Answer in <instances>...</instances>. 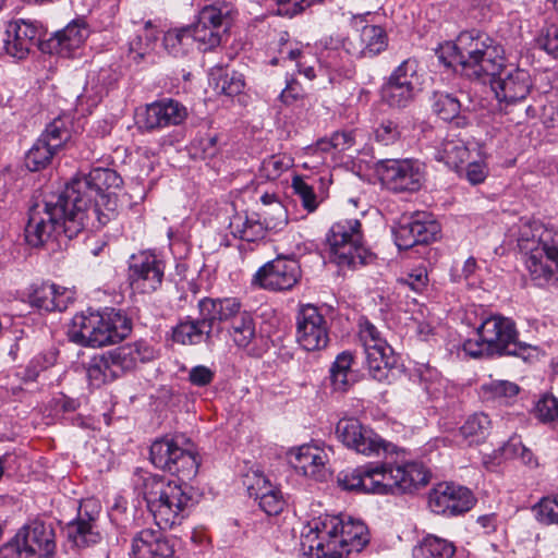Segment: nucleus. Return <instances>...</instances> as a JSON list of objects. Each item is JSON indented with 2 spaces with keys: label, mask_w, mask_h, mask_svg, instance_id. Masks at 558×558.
<instances>
[{
  "label": "nucleus",
  "mask_w": 558,
  "mask_h": 558,
  "mask_svg": "<svg viewBox=\"0 0 558 558\" xmlns=\"http://www.w3.org/2000/svg\"><path fill=\"white\" fill-rule=\"evenodd\" d=\"M498 452L505 459L520 458L525 463L532 458V452L522 445L519 437H511Z\"/></svg>",
  "instance_id": "obj_59"
},
{
  "label": "nucleus",
  "mask_w": 558,
  "mask_h": 558,
  "mask_svg": "<svg viewBox=\"0 0 558 558\" xmlns=\"http://www.w3.org/2000/svg\"><path fill=\"white\" fill-rule=\"evenodd\" d=\"M57 361V353L54 351H48L34 356L25 368L24 378L25 380H36L38 375L54 365Z\"/></svg>",
  "instance_id": "obj_53"
},
{
  "label": "nucleus",
  "mask_w": 558,
  "mask_h": 558,
  "mask_svg": "<svg viewBox=\"0 0 558 558\" xmlns=\"http://www.w3.org/2000/svg\"><path fill=\"white\" fill-rule=\"evenodd\" d=\"M351 58L343 47L341 49L327 47V52H322L320 63L326 69L340 75H349L351 73Z\"/></svg>",
  "instance_id": "obj_45"
},
{
  "label": "nucleus",
  "mask_w": 558,
  "mask_h": 558,
  "mask_svg": "<svg viewBox=\"0 0 558 558\" xmlns=\"http://www.w3.org/2000/svg\"><path fill=\"white\" fill-rule=\"evenodd\" d=\"M342 489L366 493L365 465L351 472H342L338 476Z\"/></svg>",
  "instance_id": "obj_54"
},
{
  "label": "nucleus",
  "mask_w": 558,
  "mask_h": 558,
  "mask_svg": "<svg viewBox=\"0 0 558 558\" xmlns=\"http://www.w3.org/2000/svg\"><path fill=\"white\" fill-rule=\"evenodd\" d=\"M518 245L526 255L525 265L533 279H548L558 274V232L544 229L537 238L522 232Z\"/></svg>",
  "instance_id": "obj_10"
},
{
  "label": "nucleus",
  "mask_w": 558,
  "mask_h": 558,
  "mask_svg": "<svg viewBox=\"0 0 558 558\" xmlns=\"http://www.w3.org/2000/svg\"><path fill=\"white\" fill-rule=\"evenodd\" d=\"M154 357V348L146 341L138 340L94 355L86 364V375L90 385L100 387L132 371L138 362L145 363Z\"/></svg>",
  "instance_id": "obj_7"
},
{
  "label": "nucleus",
  "mask_w": 558,
  "mask_h": 558,
  "mask_svg": "<svg viewBox=\"0 0 558 558\" xmlns=\"http://www.w3.org/2000/svg\"><path fill=\"white\" fill-rule=\"evenodd\" d=\"M374 135L378 143L391 145L400 138L401 132L396 122L385 120L375 129Z\"/></svg>",
  "instance_id": "obj_60"
},
{
  "label": "nucleus",
  "mask_w": 558,
  "mask_h": 558,
  "mask_svg": "<svg viewBox=\"0 0 558 558\" xmlns=\"http://www.w3.org/2000/svg\"><path fill=\"white\" fill-rule=\"evenodd\" d=\"M132 330L131 319L121 311H87L72 318L70 340L83 347L101 348L122 341Z\"/></svg>",
  "instance_id": "obj_5"
},
{
  "label": "nucleus",
  "mask_w": 558,
  "mask_h": 558,
  "mask_svg": "<svg viewBox=\"0 0 558 558\" xmlns=\"http://www.w3.org/2000/svg\"><path fill=\"white\" fill-rule=\"evenodd\" d=\"M489 343L477 332L476 339H468L463 343V351L472 357L495 355Z\"/></svg>",
  "instance_id": "obj_63"
},
{
  "label": "nucleus",
  "mask_w": 558,
  "mask_h": 558,
  "mask_svg": "<svg viewBox=\"0 0 558 558\" xmlns=\"http://www.w3.org/2000/svg\"><path fill=\"white\" fill-rule=\"evenodd\" d=\"M416 89L413 86H405V84H398L388 81L383 87V99L390 106L397 108H404L409 106L414 99Z\"/></svg>",
  "instance_id": "obj_42"
},
{
  "label": "nucleus",
  "mask_w": 558,
  "mask_h": 558,
  "mask_svg": "<svg viewBox=\"0 0 558 558\" xmlns=\"http://www.w3.org/2000/svg\"><path fill=\"white\" fill-rule=\"evenodd\" d=\"M368 541L366 525L350 517H318L301 533L302 549L317 558H345L351 553H360Z\"/></svg>",
  "instance_id": "obj_1"
},
{
  "label": "nucleus",
  "mask_w": 558,
  "mask_h": 558,
  "mask_svg": "<svg viewBox=\"0 0 558 558\" xmlns=\"http://www.w3.org/2000/svg\"><path fill=\"white\" fill-rule=\"evenodd\" d=\"M454 546L442 538L427 535L421 544L413 549L414 558H451L454 555Z\"/></svg>",
  "instance_id": "obj_39"
},
{
  "label": "nucleus",
  "mask_w": 558,
  "mask_h": 558,
  "mask_svg": "<svg viewBox=\"0 0 558 558\" xmlns=\"http://www.w3.org/2000/svg\"><path fill=\"white\" fill-rule=\"evenodd\" d=\"M376 172L381 183L389 190L416 192L424 181V166L416 159H384L376 163Z\"/></svg>",
  "instance_id": "obj_15"
},
{
  "label": "nucleus",
  "mask_w": 558,
  "mask_h": 558,
  "mask_svg": "<svg viewBox=\"0 0 558 558\" xmlns=\"http://www.w3.org/2000/svg\"><path fill=\"white\" fill-rule=\"evenodd\" d=\"M296 341L306 351H319L329 343L330 326L313 304L300 305L296 313Z\"/></svg>",
  "instance_id": "obj_16"
},
{
  "label": "nucleus",
  "mask_w": 558,
  "mask_h": 558,
  "mask_svg": "<svg viewBox=\"0 0 558 558\" xmlns=\"http://www.w3.org/2000/svg\"><path fill=\"white\" fill-rule=\"evenodd\" d=\"M262 216L266 230L278 232L288 225V211L282 203H275L274 206L264 208Z\"/></svg>",
  "instance_id": "obj_49"
},
{
  "label": "nucleus",
  "mask_w": 558,
  "mask_h": 558,
  "mask_svg": "<svg viewBox=\"0 0 558 558\" xmlns=\"http://www.w3.org/2000/svg\"><path fill=\"white\" fill-rule=\"evenodd\" d=\"M433 111L444 121L452 123L456 128L463 129L470 124L468 111L461 109L458 98L447 93H435Z\"/></svg>",
  "instance_id": "obj_33"
},
{
  "label": "nucleus",
  "mask_w": 558,
  "mask_h": 558,
  "mask_svg": "<svg viewBox=\"0 0 558 558\" xmlns=\"http://www.w3.org/2000/svg\"><path fill=\"white\" fill-rule=\"evenodd\" d=\"M439 60L470 80L483 81L504 68V49L486 34L464 31L454 43H448Z\"/></svg>",
  "instance_id": "obj_3"
},
{
  "label": "nucleus",
  "mask_w": 558,
  "mask_h": 558,
  "mask_svg": "<svg viewBox=\"0 0 558 558\" xmlns=\"http://www.w3.org/2000/svg\"><path fill=\"white\" fill-rule=\"evenodd\" d=\"M250 497L258 501L259 508L268 515H278L286 506V500L279 488L271 485L269 480L259 472L247 474L244 480Z\"/></svg>",
  "instance_id": "obj_26"
},
{
  "label": "nucleus",
  "mask_w": 558,
  "mask_h": 558,
  "mask_svg": "<svg viewBox=\"0 0 558 558\" xmlns=\"http://www.w3.org/2000/svg\"><path fill=\"white\" fill-rule=\"evenodd\" d=\"M492 422L487 414L475 413L468 417L464 424L460 427V435L469 440L470 444L477 442L485 438L490 429Z\"/></svg>",
  "instance_id": "obj_40"
},
{
  "label": "nucleus",
  "mask_w": 558,
  "mask_h": 558,
  "mask_svg": "<svg viewBox=\"0 0 558 558\" xmlns=\"http://www.w3.org/2000/svg\"><path fill=\"white\" fill-rule=\"evenodd\" d=\"M533 512L538 522L558 525V496L544 497L534 507Z\"/></svg>",
  "instance_id": "obj_51"
},
{
  "label": "nucleus",
  "mask_w": 558,
  "mask_h": 558,
  "mask_svg": "<svg viewBox=\"0 0 558 558\" xmlns=\"http://www.w3.org/2000/svg\"><path fill=\"white\" fill-rule=\"evenodd\" d=\"M88 225L86 215L72 206L63 190L29 208L24 229L25 241L32 247H43L62 235L73 239Z\"/></svg>",
  "instance_id": "obj_2"
},
{
  "label": "nucleus",
  "mask_w": 558,
  "mask_h": 558,
  "mask_svg": "<svg viewBox=\"0 0 558 558\" xmlns=\"http://www.w3.org/2000/svg\"><path fill=\"white\" fill-rule=\"evenodd\" d=\"M39 138H45L53 149L60 148L70 138V131L65 122L57 118L49 123Z\"/></svg>",
  "instance_id": "obj_52"
},
{
  "label": "nucleus",
  "mask_w": 558,
  "mask_h": 558,
  "mask_svg": "<svg viewBox=\"0 0 558 558\" xmlns=\"http://www.w3.org/2000/svg\"><path fill=\"white\" fill-rule=\"evenodd\" d=\"M66 537L76 547H86L100 542V533L96 529L95 517L80 511L76 520L65 526Z\"/></svg>",
  "instance_id": "obj_32"
},
{
  "label": "nucleus",
  "mask_w": 558,
  "mask_h": 558,
  "mask_svg": "<svg viewBox=\"0 0 558 558\" xmlns=\"http://www.w3.org/2000/svg\"><path fill=\"white\" fill-rule=\"evenodd\" d=\"M192 44L193 39L187 26L170 29L163 36V46L166 50L174 57L184 56Z\"/></svg>",
  "instance_id": "obj_44"
},
{
  "label": "nucleus",
  "mask_w": 558,
  "mask_h": 558,
  "mask_svg": "<svg viewBox=\"0 0 558 558\" xmlns=\"http://www.w3.org/2000/svg\"><path fill=\"white\" fill-rule=\"evenodd\" d=\"M359 338L364 348L371 376L378 381L386 380L396 363L392 348L380 330L366 318L360 320Z\"/></svg>",
  "instance_id": "obj_14"
},
{
  "label": "nucleus",
  "mask_w": 558,
  "mask_h": 558,
  "mask_svg": "<svg viewBox=\"0 0 558 558\" xmlns=\"http://www.w3.org/2000/svg\"><path fill=\"white\" fill-rule=\"evenodd\" d=\"M353 354L349 351H343L337 355L329 371L330 384L335 391L347 392L353 385Z\"/></svg>",
  "instance_id": "obj_36"
},
{
  "label": "nucleus",
  "mask_w": 558,
  "mask_h": 558,
  "mask_svg": "<svg viewBox=\"0 0 558 558\" xmlns=\"http://www.w3.org/2000/svg\"><path fill=\"white\" fill-rule=\"evenodd\" d=\"M293 165V159L286 154H277L266 158L260 166V175L267 180H277Z\"/></svg>",
  "instance_id": "obj_46"
},
{
  "label": "nucleus",
  "mask_w": 558,
  "mask_h": 558,
  "mask_svg": "<svg viewBox=\"0 0 558 558\" xmlns=\"http://www.w3.org/2000/svg\"><path fill=\"white\" fill-rule=\"evenodd\" d=\"M121 185L122 179L117 171L95 168L84 177L74 178L64 191L72 206L86 215L90 227L99 228L114 217L118 207L114 191Z\"/></svg>",
  "instance_id": "obj_4"
},
{
  "label": "nucleus",
  "mask_w": 558,
  "mask_h": 558,
  "mask_svg": "<svg viewBox=\"0 0 558 558\" xmlns=\"http://www.w3.org/2000/svg\"><path fill=\"white\" fill-rule=\"evenodd\" d=\"M205 320L215 325L229 323L227 329L233 343L240 348H247L256 337L255 320L252 314L242 310L241 302L235 298L214 299L205 303Z\"/></svg>",
  "instance_id": "obj_9"
},
{
  "label": "nucleus",
  "mask_w": 558,
  "mask_h": 558,
  "mask_svg": "<svg viewBox=\"0 0 558 558\" xmlns=\"http://www.w3.org/2000/svg\"><path fill=\"white\" fill-rule=\"evenodd\" d=\"M230 10L227 5L218 8L207 5L198 13L197 21L187 26L193 43L196 41L204 51L216 48L221 43V32L228 27Z\"/></svg>",
  "instance_id": "obj_19"
},
{
  "label": "nucleus",
  "mask_w": 558,
  "mask_h": 558,
  "mask_svg": "<svg viewBox=\"0 0 558 558\" xmlns=\"http://www.w3.org/2000/svg\"><path fill=\"white\" fill-rule=\"evenodd\" d=\"M537 45L548 54L558 58V28L554 25L546 27L537 38Z\"/></svg>",
  "instance_id": "obj_61"
},
{
  "label": "nucleus",
  "mask_w": 558,
  "mask_h": 558,
  "mask_svg": "<svg viewBox=\"0 0 558 558\" xmlns=\"http://www.w3.org/2000/svg\"><path fill=\"white\" fill-rule=\"evenodd\" d=\"M330 260L339 267L355 269L372 263L373 253L363 243L361 222L357 219H343L333 223L327 233Z\"/></svg>",
  "instance_id": "obj_8"
},
{
  "label": "nucleus",
  "mask_w": 558,
  "mask_h": 558,
  "mask_svg": "<svg viewBox=\"0 0 558 558\" xmlns=\"http://www.w3.org/2000/svg\"><path fill=\"white\" fill-rule=\"evenodd\" d=\"M492 88L500 102L514 105L526 98L532 88L531 75L526 70L506 65L495 76H490Z\"/></svg>",
  "instance_id": "obj_21"
},
{
  "label": "nucleus",
  "mask_w": 558,
  "mask_h": 558,
  "mask_svg": "<svg viewBox=\"0 0 558 558\" xmlns=\"http://www.w3.org/2000/svg\"><path fill=\"white\" fill-rule=\"evenodd\" d=\"M469 148L460 138H445L435 153L436 160L451 169H457L469 158Z\"/></svg>",
  "instance_id": "obj_37"
},
{
  "label": "nucleus",
  "mask_w": 558,
  "mask_h": 558,
  "mask_svg": "<svg viewBox=\"0 0 558 558\" xmlns=\"http://www.w3.org/2000/svg\"><path fill=\"white\" fill-rule=\"evenodd\" d=\"M355 143L353 133L351 131L335 132L328 141H320L319 148L324 151L335 149L337 151H344L350 149Z\"/></svg>",
  "instance_id": "obj_58"
},
{
  "label": "nucleus",
  "mask_w": 558,
  "mask_h": 558,
  "mask_svg": "<svg viewBox=\"0 0 558 558\" xmlns=\"http://www.w3.org/2000/svg\"><path fill=\"white\" fill-rule=\"evenodd\" d=\"M323 0H277L278 13L281 15L293 16Z\"/></svg>",
  "instance_id": "obj_62"
},
{
  "label": "nucleus",
  "mask_w": 558,
  "mask_h": 558,
  "mask_svg": "<svg viewBox=\"0 0 558 558\" xmlns=\"http://www.w3.org/2000/svg\"><path fill=\"white\" fill-rule=\"evenodd\" d=\"M289 461L302 475L324 481L328 475V453L317 445H302L289 452Z\"/></svg>",
  "instance_id": "obj_25"
},
{
  "label": "nucleus",
  "mask_w": 558,
  "mask_h": 558,
  "mask_svg": "<svg viewBox=\"0 0 558 558\" xmlns=\"http://www.w3.org/2000/svg\"><path fill=\"white\" fill-rule=\"evenodd\" d=\"M214 302L211 298H203L197 303L198 318L187 317L172 328V339L174 342L183 345H194L203 341L210 344L213 342L215 322H206L205 303Z\"/></svg>",
  "instance_id": "obj_24"
},
{
  "label": "nucleus",
  "mask_w": 558,
  "mask_h": 558,
  "mask_svg": "<svg viewBox=\"0 0 558 558\" xmlns=\"http://www.w3.org/2000/svg\"><path fill=\"white\" fill-rule=\"evenodd\" d=\"M388 46L385 29L378 25H365L354 38H347L342 43L345 52L354 58H374Z\"/></svg>",
  "instance_id": "obj_27"
},
{
  "label": "nucleus",
  "mask_w": 558,
  "mask_h": 558,
  "mask_svg": "<svg viewBox=\"0 0 558 558\" xmlns=\"http://www.w3.org/2000/svg\"><path fill=\"white\" fill-rule=\"evenodd\" d=\"M187 116L186 108L173 99H162L146 107L144 126L147 130L181 124Z\"/></svg>",
  "instance_id": "obj_30"
},
{
  "label": "nucleus",
  "mask_w": 558,
  "mask_h": 558,
  "mask_svg": "<svg viewBox=\"0 0 558 558\" xmlns=\"http://www.w3.org/2000/svg\"><path fill=\"white\" fill-rule=\"evenodd\" d=\"M398 282L416 293H422L428 284L427 269L425 266L415 267L405 277L398 279Z\"/></svg>",
  "instance_id": "obj_56"
},
{
  "label": "nucleus",
  "mask_w": 558,
  "mask_h": 558,
  "mask_svg": "<svg viewBox=\"0 0 558 558\" xmlns=\"http://www.w3.org/2000/svg\"><path fill=\"white\" fill-rule=\"evenodd\" d=\"M71 301L72 292L53 283L35 287L29 294L31 305L47 312H62L66 310Z\"/></svg>",
  "instance_id": "obj_31"
},
{
  "label": "nucleus",
  "mask_w": 558,
  "mask_h": 558,
  "mask_svg": "<svg viewBox=\"0 0 558 558\" xmlns=\"http://www.w3.org/2000/svg\"><path fill=\"white\" fill-rule=\"evenodd\" d=\"M301 278V267L295 258L278 256L262 266L252 282L269 291L291 290Z\"/></svg>",
  "instance_id": "obj_17"
},
{
  "label": "nucleus",
  "mask_w": 558,
  "mask_h": 558,
  "mask_svg": "<svg viewBox=\"0 0 558 558\" xmlns=\"http://www.w3.org/2000/svg\"><path fill=\"white\" fill-rule=\"evenodd\" d=\"M336 434L347 448L366 457H380L396 452L395 445L386 441L354 417L340 420L336 426Z\"/></svg>",
  "instance_id": "obj_13"
},
{
  "label": "nucleus",
  "mask_w": 558,
  "mask_h": 558,
  "mask_svg": "<svg viewBox=\"0 0 558 558\" xmlns=\"http://www.w3.org/2000/svg\"><path fill=\"white\" fill-rule=\"evenodd\" d=\"M183 437H163L155 440L149 450L153 464L181 481L192 480L198 472L199 460L190 448L182 447Z\"/></svg>",
  "instance_id": "obj_11"
},
{
  "label": "nucleus",
  "mask_w": 558,
  "mask_h": 558,
  "mask_svg": "<svg viewBox=\"0 0 558 558\" xmlns=\"http://www.w3.org/2000/svg\"><path fill=\"white\" fill-rule=\"evenodd\" d=\"M475 504L472 492L453 483H440L430 493L428 505L433 512L458 515L469 511Z\"/></svg>",
  "instance_id": "obj_22"
},
{
  "label": "nucleus",
  "mask_w": 558,
  "mask_h": 558,
  "mask_svg": "<svg viewBox=\"0 0 558 558\" xmlns=\"http://www.w3.org/2000/svg\"><path fill=\"white\" fill-rule=\"evenodd\" d=\"M165 264L151 252L133 255L129 267V280L133 290L151 293L160 288Z\"/></svg>",
  "instance_id": "obj_20"
},
{
  "label": "nucleus",
  "mask_w": 558,
  "mask_h": 558,
  "mask_svg": "<svg viewBox=\"0 0 558 558\" xmlns=\"http://www.w3.org/2000/svg\"><path fill=\"white\" fill-rule=\"evenodd\" d=\"M56 151L45 138H38L25 156V165L31 171H39L51 162Z\"/></svg>",
  "instance_id": "obj_41"
},
{
  "label": "nucleus",
  "mask_w": 558,
  "mask_h": 558,
  "mask_svg": "<svg viewBox=\"0 0 558 558\" xmlns=\"http://www.w3.org/2000/svg\"><path fill=\"white\" fill-rule=\"evenodd\" d=\"M416 232L420 244H427L436 239L439 225L425 211H417L408 216Z\"/></svg>",
  "instance_id": "obj_43"
},
{
  "label": "nucleus",
  "mask_w": 558,
  "mask_h": 558,
  "mask_svg": "<svg viewBox=\"0 0 558 558\" xmlns=\"http://www.w3.org/2000/svg\"><path fill=\"white\" fill-rule=\"evenodd\" d=\"M157 39L156 32L153 27V23L147 21L145 23L144 34L137 35L130 43V51L133 53V59H143L153 49V45Z\"/></svg>",
  "instance_id": "obj_47"
},
{
  "label": "nucleus",
  "mask_w": 558,
  "mask_h": 558,
  "mask_svg": "<svg viewBox=\"0 0 558 558\" xmlns=\"http://www.w3.org/2000/svg\"><path fill=\"white\" fill-rule=\"evenodd\" d=\"M56 534L50 524L34 521L21 529L1 549L3 558H52Z\"/></svg>",
  "instance_id": "obj_12"
},
{
  "label": "nucleus",
  "mask_w": 558,
  "mask_h": 558,
  "mask_svg": "<svg viewBox=\"0 0 558 558\" xmlns=\"http://www.w3.org/2000/svg\"><path fill=\"white\" fill-rule=\"evenodd\" d=\"M172 545L159 530L143 529L131 542L130 558H172Z\"/></svg>",
  "instance_id": "obj_29"
},
{
  "label": "nucleus",
  "mask_w": 558,
  "mask_h": 558,
  "mask_svg": "<svg viewBox=\"0 0 558 558\" xmlns=\"http://www.w3.org/2000/svg\"><path fill=\"white\" fill-rule=\"evenodd\" d=\"M397 477L399 476V492L412 493L425 486L429 481V473L422 463L408 462L397 465Z\"/></svg>",
  "instance_id": "obj_35"
},
{
  "label": "nucleus",
  "mask_w": 558,
  "mask_h": 558,
  "mask_svg": "<svg viewBox=\"0 0 558 558\" xmlns=\"http://www.w3.org/2000/svg\"><path fill=\"white\" fill-rule=\"evenodd\" d=\"M366 493L385 495L380 487L384 481V463H368L365 465Z\"/></svg>",
  "instance_id": "obj_57"
},
{
  "label": "nucleus",
  "mask_w": 558,
  "mask_h": 558,
  "mask_svg": "<svg viewBox=\"0 0 558 558\" xmlns=\"http://www.w3.org/2000/svg\"><path fill=\"white\" fill-rule=\"evenodd\" d=\"M41 36V25L35 21L15 20L11 22L5 32L4 50L17 60L25 59L32 49L37 46Z\"/></svg>",
  "instance_id": "obj_23"
},
{
  "label": "nucleus",
  "mask_w": 558,
  "mask_h": 558,
  "mask_svg": "<svg viewBox=\"0 0 558 558\" xmlns=\"http://www.w3.org/2000/svg\"><path fill=\"white\" fill-rule=\"evenodd\" d=\"M209 83L218 94L229 97L239 95L245 85L242 74L234 71H223L222 68L213 69L210 71Z\"/></svg>",
  "instance_id": "obj_38"
},
{
  "label": "nucleus",
  "mask_w": 558,
  "mask_h": 558,
  "mask_svg": "<svg viewBox=\"0 0 558 558\" xmlns=\"http://www.w3.org/2000/svg\"><path fill=\"white\" fill-rule=\"evenodd\" d=\"M398 84H405V86H413L416 89L418 84L417 75V62L415 59L404 60L397 69L391 73L389 80Z\"/></svg>",
  "instance_id": "obj_48"
},
{
  "label": "nucleus",
  "mask_w": 558,
  "mask_h": 558,
  "mask_svg": "<svg viewBox=\"0 0 558 558\" xmlns=\"http://www.w3.org/2000/svg\"><path fill=\"white\" fill-rule=\"evenodd\" d=\"M396 245L400 250H409L415 245H420L416 238L415 229L413 228L408 216H403L393 230Z\"/></svg>",
  "instance_id": "obj_50"
},
{
  "label": "nucleus",
  "mask_w": 558,
  "mask_h": 558,
  "mask_svg": "<svg viewBox=\"0 0 558 558\" xmlns=\"http://www.w3.org/2000/svg\"><path fill=\"white\" fill-rule=\"evenodd\" d=\"M187 489L186 485L162 476L151 475L145 478L144 499L160 530L171 529L182 522L192 501Z\"/></svg>",
  "instance_id": "obj_6"
},
{
  "label": "nucleus",
  "mask_w": 558,
  "mask_h": 558,
  "mask_svg": "<svg viewBox=\"0 0 558 558\" xmlns=\"http://www.w3.org/2000/svg\"><path fill=\"white\" fill-rule=\"evenodd\" d=\"M520 387L509 380H490L481 386V397L485 402L508 405L514 401Z\"/></svg>",
  "instance_id": "obj_34"
},
{
  "label": "nucleus",
  "mask_w": 558,
  "mask_h": 558,
  "mask_svg": "<svg viewBox=\"0 0 558 558\" xmlns=\"http://www.w3.org/2000/svg\"><path fill=\"white\" fill-rule=\"evenodd\" d=\"M279 97L284 105L291 106L300 100H303L305 97V92L298 81L290 80L287 82V86L281 92Z\"/></svg>",
  "instance_id": "obj_64"
},
{
  "label": "nucleus",
  "mask_w": 558,
  "mask_h": 558,
  "mask_svg": "<svg viewBox=\"0 0 558 558\" xmlns=\"http://www.w3.org/2000/svg\"><path fill=\"white\" fill-rule=\"evenodd\" d=\"M88 34L85 20H73L64 28L56 32L41 47V50L69 58L84 44Z\"/></svg>",
  "instance_id": "obj_28"
},
{
  "label": "nucleus",
  "mask_w": 558,
  "mask_h": 558,
  "mask_svg": "<svg viewBox=\"0 0 558 558\" xmlns=\"http://www.w3.org/2000/svg\"><path fill=\"white\" fill-rule=\"evenodd\" d=\"M294 194L301 199L302 206L308 211H314L317 206V196L313 187L307 184L301 177L296 175L292 180Z\"/></svg>",
  "instance_id": "obj_55"
},
{
  "label": "nucleus",
  "mask_w": 558,
  "mask_h": 558,
  "mask_svg": "<svg viewBox=\"0 0 558 558\" xmlns=\"http://www.w3.org/2000/svg\"><path fill=\"white\" fill-rule=\"evenodd\" d=\"M478 333L497 355H520L525 345L518 341L514 323L502 316H490L478 327Z\"/></svg>",
  "instance_id": "obj_18"
}]
</instances>
